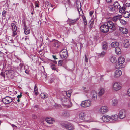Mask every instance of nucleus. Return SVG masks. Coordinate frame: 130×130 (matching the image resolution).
Wrapping results in <instances>:
<instances>
[{"label":"nucleus","mask_w":130,"mask_h":130,"mask_svg":"<svg viewBox=\"0 0 130 130\" xmlns=\"http://www.w3.org/2000/svg\"><path fill=\"white\" fill-rule=\"evenodd\" d=\"M79 119L87 122H90L92 120L90 114L87 112L82 111L79 114Z\"/></svg>","instance_id":"f257e3e1"},{"label":"nucleus","mask_w":130,"mask_h":130,"mask_svg":"<svg viewBox=\"0 0 130 130\" xmlns=\"http://www.w3.org/2000/svg\"><path fill=\"white\" fill-rule=\"evenodd\" d=\"M122 87V84L121 83L119 82H116L113 84L112 89L114 91H117L121 90Z\"/></svg>","instance_id":"f03ea898"},{"label":"nucleus","mask_w":130,"mask_h":130,"mask_svg":"<svg viewBox=\"0 0 130 130\" xmlns=\"http://www.w3.org/2000/svg\"><path fill=\"white\" fill-rule=\"evenodd\" d=\"M62 105L64 106L70 107L72 106V103L69 99L65 97L62 98L61 99Z\"/></svg>","instance_id":"7ed1b4c3"},{"label":"nucleus","mask_w":130,"mask_h":130,"mask_svg":"<svg viewBox=\"0 0 130 130\" xmlns=\"http://www.w3.org/2000/svg\"><path fill=\"white\" fill-rule=\"evenodd\" d=\"M92 102L90 100H87L82 102L80 104L82 107L87 108L90 107L92 104Z\"/></svg>","instance_id":"20e7f679"},{"label":"nucleus","mask_w":130,"mask_h":130,"mask_svg":"<svg viewBox=\"0 0 130 130\" xmlns=\"http://www.w3.org/2000/svg\"><path fill=\"white\" fill-rule=\"evenodd\" d=\"M109 111V108L108 107L105 106H101L99 110V113L101 114H104L107 113Z\"/></svg>","instance_id":"39448f33"},{"label":"nucleus","mask_w":130,"mask_h":130,"mask_svg":"<svg viewBox=\"0 0 130 130\" xmlns=\"http://www.w3.org/2000/svg\"><path fill=\"white\" fill-rule=\"evenodd\" d=\"M107 25L109 29H110L112 31L114 30L116 28L115 24L111 21H108L107 23Z\"/></svg>","instance_id":"423d86ee"},{"label":"nucleus","mask_w":130,"mask_h":130,"mask_svg":"<svg viewBox=\"0 0 130 130\" xmlns=\"http://www.w3.org/2000/svg\"><path fill=\"white\" fill-rule=\"evenodd\" d=\"M60 54L61 58L63 59L66 58L68 56V53L67 50L63 49L60 52Z\"/></svg>","instance_id":"0eeeda50"},{"label":"nucleus","mask_w":130,"mask_h":130,"mask_svg":"<svg viewBox=\"0 0 130 130\" xmlns=\"http://www.w3.org/2000/svg\"><path fill=\"white\" fill-rule=\"evenodd\" d=\"M108 28L106 25L103 24L100 26V29L101 32L106 33L109 31V29Z\"/></svg>","instance_id":"6e6552de"},{"label":"nucleus","mask_w":130,"mask_h":130,"mask_svg":"<svg viewBox=\"0 0 130 130\" xmlns=\"http://www.w3.org/2000/svg\"><path fill=\"white\" fill-rule=\"evenodd\" d=\"M90 95L93 100H96L97 99L98 93L96 90H92L91 92Z\"/></svg>","instance_id":"1a4fd4ad"},{"label":"nucleus","mask_w":130,"mask_h":130,"mask_svg":"<svg viewBox=\"0 0 130 130\" xmlns=\"http://www.w3.org/2000/svg\"><path fill=\"white\" fill-rule=\"evenodd\" d=\"M13 99L12 98L7 96L3 99V102L5 104H8L12 102Z\"/></svg>","instance_id":"9d476101"},{"label":"nucleus","mask_w":130,"mask_h":130,"mask_svg":"<svg viewBox=\"0 0 130 130\" xmlns=\"http://www.w3.org/2000/svg\"><path fill=\"white\" fill-rule=\"evenodd\" d=\"M101 119H102L103 122H107L111 120V117L108 115L105 114L103 115Z\"/></svg>","instance_id":"9b49d317"},{"label":"nucleus","mask_w":130,"mask_h":130,"mask_svg":"<svg viewBox=\"0 0 130 130\" xmlns=\"http://www.w3.org/2000/svg\"><path fill=\"white\" fill-rule=\"evenodd\" d=\"M119 115L120 119H123L126 116V112L124 110H122L119 111Z\"/></svg>","instance_id":"f8f14e48"},{"label":"nucleus","mask_w":130,"mask_h":130,"mask_svg":"<svg viewBox=\"0 0 130 130\" xmlns=\"http://www.w3.org/2000/svg\"><path fill=\"white\" fill-rule=\"evenodd\" d=\"M122 74V72L121 70H117L114 72V76L115 78L121 76Z\"/></svg>","instance_id":"ddd939ff"},{"label":"nucleus","mask_w":130,"mask_h":130,"mask_svg":"<svg viewBox=\"0 0 130 130\" xmlns=\"http://www.w3.org/2000/svg\"><path fill=\"white\" fill-rule=\"evenodd\" d=\"M11 27L12 28L13 33L12 36H14L17 35V32L16 31L17 30V27L15 24L14 23H12L11 24Z\"/></svg>","instance_id":"4468645a"},{"label":"nucleus","mask_w":130,"mask_h":130,"mask_svg":"<svg viewBox=\"0 0 130 130\" xmlns=\"http://www.w3.org/2000/svg\"><path fill=\"white\" fill-rule=\"evenodd\" d=\"M64 126L65 127L69 130H73L74 129V126L71 124L68 123L66 124Z\"/></svg>","instance_id":"2eb2a0df"},{"label":"nucleus","mask_w":130,"mask_h":130,"mask_svg":"<svg viewBox=\"0 0 130 130\" xmlns=\"http://www.w3.org/2000/svg\"><path fill=\"white\" fill-rule=\"evenodd\" d=\"M105 93V90L104 88H100L98 93V96L99 97H101L103 96Z\"/></svg>","instance_id":"dca6fc26"},{"label":"nucleus","mask_w":130,"mask_h":130,"mask_svg":"<svg viewBox=\"0 0 130 130\" xmlns=\"http://www.w3.org/2000/svg\"><path fill=\"white\" fill-rule=\"evenodd\" d=\"M45 120L47 123L51 124L53 123L54 122V119L51 118H46L45 119Z\"/></svg>","instance_id":"f3484780"},{"label":"nucleus","mask_w":130,"mask_h":130,"mask_svg":"<svg viewBox=\"0 0 130 130\" xmlns=\"http://www.w3.org/2000/svg\"><path fill=\"white\" fill-rule=\"evenodd\" d=\"M79 19L78 18H77L75 19L72 20L71 19H69L68 20V22L70 25H72L74 24Z\"/></svg>","instance_id":"a211bd4d"},{"label":"nucleus","mask_w":130,"mask_h":130,"mask_svg":"<svg viewBox=\"0 0 130 130\" xmlns=\"http://www.w3.org/2000/svg\"><path fill=\"white\" fill-rule=\"evenodd\" d=\"M72 93V91L69 90L67 91H64L63 92V94L64 96L66 95L67 97H70Z\"/></svg>","instance_id":"6ab92c4d"},{"label":"nucleus","mask_w":130,"mask_h":130,"mask_svg":"<svg viewBox=\"0 0 130 130\" xmlns=\"http://www.w3.org/2000/svg\"><path fill=\"white\" fill-rule=\"evenodd\" d=\"M60 42L57 41H55L53 43V46L56 48L59 47L60 46Z\"/></svg>","instance_id":"aec40b11"},{"label":"nucleus","mask_w":130,"mask_h":130,"mask_svg":"<svg viewBox=\"0 0 130 130\" xmlns=\"http://www.w3.org/2000/svg\"><path fill=\"white\" fill-rule=\"evenodd\" d=\"M118 103V101L117 99H113L112 100L111 102L112 105L113 106H117Z\"/></svg>","instance_id":"412c9836"},{"label":"nucleus","mask_w":130,"mask_h":130,"mask_svg":"<svg viewBox=\"0 0 130 130\" xmlns=\"http://www.w3.org/2000/svg\"><path fill=\"white\" fill-rule=\"evenodd\" d=\"M124 46L125 48H128L130 45L129 41L127 40H125L124 42Z\"/></svg>","instance_id":"4be33fe9"},{"label":"nucleus","mask_w":130,"mask_h":130,"mask_svg":"<svg viewBox=\"0 0 130 130\" xmlns=\"http://www.w3.org/2000/svg\"><path fill=\"white\" fill-rule=\"evenodd\" d=\"M8 42L10 43H17V41L16 40H13L12 39V37L11 36L9 37L8 38Z\"/></svg>","instance_id":"5701e85b"},{"label":"nucleus","mask_w":130,"mask_h":130,"mask_svg":"<svg viewBox=\"0 0 130 130\" xmlns=\"http://www.w3.org/2000/svg\"><path fill=\"white\" fill-rule=\"evenodd\" d=\"M119 29L120 31L124 34H126L128 32V30L125 28L120 27Z\"/></svg>","instance_id":"b1692460"},{"label":"nucleus","mask_w":130,"mask_h":130,"mask_svg":"<svg viewBox=\"0 0 130 130\" xmlns=\"http://www.w3.org/2000/svg\"><path fill=\"white\" fill-rule=\"evenodd\" d=\"M118 62L121 64H123L125 62V59L122 56L120 57L118 59Z\"/></svg>","instance_id":"393cba45"},{"label":"nucleus","mask_w":130,"mask_h":130,"mask_svg":"<svg viewBox=\"0 0 130 130\" xmlns=\"http://www.w3.org/2000/svg\"><path fill=\"white\" fill-rule=\"evenodd\" d=\"M110 117L111 120L114 121L117 120L118 118V115L117 114L112 115Z\"/></svg>","instance_id":"a878e982"},{"label":"nucleus","mask_w":130,"mask_h":130,"mask_svg":"<svg viewBox=\"0 0 130 130\" xmlns=\"http://www.w3.org/2000/svg\"><path fill=\"white\" fill-rule=\"evenodd\" d=\"M110 60L113 63H115L117 62V59L116 57L114 56H111L110 58Z\"/></svg>","instance_id":"bb28decb"},{"label":"nucleus","mask_w":130,"mask_h":130,"mask_svg":"<svg viewBox=\"0 0 130 130\" xmlns=\"http://www.w3.org/2000/svg\"><path fill=\"white\" fill-rule=\"evenodd\" d=\"M119 45L118 42H114L111 44V46L112 47H118Z\"/></svg>","instance_id":"cd10ccee"},{"label":"nucleus","mask_w":130,"mask_h":130,"mask_svg":"<svg viewBox=\"0 0 130 130\" xmlns=\"http://www.w3.org/2000/svg\"><path fill=\"white\" fill-rule=\"evenodd\" d=\"M115 68L116 69H120L123 68V66L122 64L119 63V62L115 65Z\"/></svg>","instance_id":"c85d7f7f"},{"label":"nucleus","mask_w":130,"mask_h":130,"mask_svg":"<svg viewBox=\"0 0 130 130\" xmlns=\"http://www.w3.org/2000/svg\"><path fill=\"white\" fill-rule=\"evenodd\" d=\"M122 17V15L116 16L113 17L112 20L114 21H116L118 20H119L120 18H121Z\"/></svg>","instance_id":"c756f323"},{"label":"nucleus","mask_w":130,"mask_h":130,"mask_svg":"<svg viewBox=\"0 0 130 130\" xmlns=\"http://www.w3.org/2000/svg\"><path fill=\"white\" fill-rule=\"evenodd\" d=\"M24 32L25 34L27 35L29 34L30 32V30L28 29V27H27L26 26H25Z\"/></svg>","instance_id":"7c9ffc66"},{"label":"nucleus","mask_w":130,"mask_h":130,"mask_svg":"<svg viewBox=\"0 0 130 130\" xmlns=\"http://www.w3.org/2000/svg\"><path fill=\"white\" fill-rule=\"evenodd\" d=\"M113 5L115 8H116L119 9L121 7V6L118 2H115Z\"/></svg>","instance_id":"2f4dec72"},{"label":"nucleus","mask_w":130,"mask_h":130,"mask_svg":"<svg viewBox=\"0 0 130 130\" xmlns=\"http://www.w3.org/2000/svg\"><path fill=\"white\" fill-rule=\"evenodd\" d=\"M115 51L117 54H120L121 53L120 49L118 47L115 48Z\"/></svg>","instance_id":"473e14b6"},{"label":"nucleus","mask_w":130,"mask_h":130,"mask_svg":"<svg viewBox=\"0 0 130 130\" xmlns=\"http://www.w3.org/2000/svg\"><path fill=\"white\" fill-rule=\"evenodd\" d=\"M103 48L104 50H106L107 47V45L106 42H103L102 44Z\"/></svg>","instance_id":"72a5a7b5"},{"label":"nucleus","mask_w":130,"mask_h":130,"mask_svg":"<svg viewBox=\"0 0 130 130\" xmlns=\"http://www.w3.org/2000/svg\"><path fill=\"white\" fill-rule=\"evenodd\" d=\"M34 92L36 95H38V91L37 88V86L36 84L34 87Z\"/></svg>","instance_id":"f704fd0d"},{"label":"nucleus","mask_w":130,"mask_h":130,"mask_svg":"<svg viewBox=\"0 0 130 130\" xmlns=\"http://www.w3.org/2000/svg\"><path fill=\"white\" fill-rule=\"evenodd\" d=\"M125 7H123L120 8L119 12L121 13H123L125 10Z\"/></svg>","instance_id":"c9c22d12"},{"label":"nucleus","mask_w":130,"mask_h":130,"mask_svg":"<svg viewBox=\"0 0 130 130\" xmlns=\"http://www.w3.org/2000/svg\"><path fill=\"white\" fill-rule=\"evenodd\" d=\"M51 67L53 70H56V67L55 64L54 63L51 64Z\"/></svg>","instance_id":"e433bc0d"},{"label":"nucleus","mask_w":130,"mask_h":130,"mask_svg":"<svg viewBox=\"0 0 130 130\" xmlns=\"http://www.w3.org/2000/svg\"><path fill=\"white\" fill-rule=\"evenodd\" d=\"M94 23V20L92 19L89 22L90 25H89V27L90 28H91L92 25Z\"/></svg>","instance_id":"4c0bfd02"},{"label":"nucleus","mask_w":130,"mask_h":130,"mask_svg":"<svg viewBox=\"0 0 130 130\" xmlns=\"http://www.w3.org/2000/svg\"><path fill=\"white\" fill-rule=\"evenodd\" d=\"M83 20L84 22V24L85 26H86L87 25V20L85 17L84 16H82Z\"/></svg>","instance_id":"58836bf2"},{"label":"nucleus","mask_w":130,"mask_h":130,"mask_svg":"<svg viewBox=\"0 0 130 130\" xmlns=\"http://www.w3.org/2000/svg\"><path fill=\"white\" fill-rule=\"evenodd\" d=\"M83 88L84 89V91L86 93H89V91L88 89H86V88L84 87H83Z\"/></svg>","instance_id":"ea45409f"},{"label":"nucleus","mask_w":130,"mask_h":130,"mask_svg":"<svg viewBox=\"0 0 130 130\" xmlns=\"http://www.w3.org/2000/svg\"><path fill=\"white\" fill-rule=\"evenodd\" d=\"M105 54V53L104 52H102L101 53L99 54V55L101 57H102Z\"/></svg>","instance_id":"a19ab883"},{"label":"nucleus","mask_w":130,"mask_h":130,"mask_svg":"<svg viewBox=\"0 0 130 130\" xmlns=\"http://www.w3.org/2000/svg\"><path fill=\"white\" fill-rule=\"evenodd\" d=\"M41 97L42 98H46L47 97V95H45L44 93H42L41 94Z\"/></svg>","instance_id":"79ce46f5"},{"label":"nucleus","mask_w":130,"mask_h":130,"mask_svg":"<svg viewBox=\"0 0 130 130\" xmlns=\"http://www.w3.org/2000/svg\"><path fill=\"white\" fill-rule=\"evenodd\" d=\"M124 17L126 18H128L129 17V14L128 12H127L125 13L124 14Z\"/></svg>","instance_id":"37998d69"},{"label":"nucleus","mask_w":130,"mask_h":130,"mask_svg":"<svg viewBox=\"0 0 130 130\" xmlns=\"http://www.w3.org/2000/svg\"><path fill=\"white\" fill-rule=\"evenodd\" d=\"M109 9L110 10V11H114L115 10V9L114 8H113L112 6H110L109 7Z\"/></svg>","instance_id":"c03bdc74"},{"label":"nucleus","mask_w":130,"mask_h":130,"mask_svg":"<svg viewBox=\"0 0 130 130\" xmlns=\"http://www.w3.org/2000/svg\"><path fill=\"white\" fill-rule=\"evenodd\" d=\"M62 61L60 60L58 62V65L59 66H61L62 65Z\"/></svg>","instance_id":"a18cd8bd"},{"label":"nucleus","mask_w":130,"mask_h":130,"mask_svg":"<svg viewBox=\"0 0 130 130\" xmlns=\"http://www.w3.org/2000/svg\"><path fill=\"white\" fill-rule=\"evenodd\" d=\"M6 11L5 10H4L2 12V15L3 17H5L6 16Z\"/></svg>","instance_id":"49530a36"},{"label":"nucleus","mask_w":130,"mask_h":130,"mask_svg":"<svg viewBox=\"0 0 130 130\" xmlns=\"http://www.w3.org/2000/svg\"><path fill=\"white\" fill-rule=\"evenodd\" d=\"M46 6H52L51 4L48 2H47L46 3Z\"/></svg>","instance_id":"de8ad7c7"},{"label":"nucleus","mask_w":130,"mask_h":130,"mask_svg":"<svg viewBox=\"0 0 130 130\" xmlns=\"http://www.w3.org/2000/svg\"><path fill=\"white\" fill-rule=\"evenodd\" d=\"M32 117L34 119H36L37 118V116L36 115L33 114L32 115Z\"/></svg>","instance_id":"09e8293b"},{"label":"nucleus","mask_w":130,"mask_h":130,"mask_svg":"<svg viewBox=\"0 0 130 130\" xmlns=\"http://www.w3.org/2000/svg\"><path fill=\"white\" fill-rule=\"evenodd\" d=\"M119 20L121 23H123L124 22H125V20L122 19H121V18H120Z\"/></svg>","instance_id":"8fccbe9b"},{"label":"nucleus","mask_w":130,"mask_h":130,"mask_svg":"<svg viewBox=\"0 0 130 130\" xmlns=\"http://www.w3.org/2000/svg\"><path fill=\"white\" fill-rule=\"evenodd\" d=\"M127 94L128 95L129 97H130V88L129 89L127 92Z\"/></svg>","instance_id":"3c124183"},{"label":"nucleus","mask_w":130,"mask_h":130,"mask_svg":"<svg viewBox=\"0 0 130 130\" xmlns=\"http://www.w3.org/2000/svg\"><path fill=\"white\" fill-rule=\"evenodd\" d=\"M85 60L86 62H88V59L86 55H85Z\"/></svg>","instance_id":"603ef678"},{"label":"nucleus","mask_w":130,"mask_h":130,"mask_svg":"<svg viewBox=\"0 0 130 130\" xmlns=\"http://www.w3.org/2000/svg\"><path fill=\"white\" fill-rule=\"evenodd\" d=\"M107 2L108 3H110L112 2V0H106Z\"/></svg>","instance_id":"864d4df0"},{"label":"nucleus","mask_w":130,"mask_h":130,"mask_svg":"<svg viewBox=\"0 0 130 130\" xmlns=\"http://www.w3.org/2000/svg\"><path fill=\"white\" fill-rule=\"evenodd\" d=\"M94 12L92 11H91L89 12L90 15V16H91L93 14Z\"/></svg>","instance_id":"5fc2aeb1"},{"label":"nucleus","mask_w":130,"mask_h":130,"mask_svg":"<svg viewBox=\"0 0 130 130\" xmlns=\"http://www.w3.org/2000/svg\"><path fill=\"white\" fill-rule=\"evenodd\" d=\"M125 6L126 7H130V3H127L125 4Z\"/></svg>","instance_id":"6e6d98bb"},{"label":"nucleus","mask_w":130,"mask_h":130,"mask_svg":"<svg viewBox=\"0 0 130 130\" xmlns=\"http://www.w3.org/2000/svg\"><path fill=\"white\" fill-rule=\"evenodd\" d=\"M25 72L27 74H28L29 73V71L27 69L25 70Z\"/></svg>","instance_id":"4d7b16f0"},{"label":"nucleus","mask_w":130,"mask_h":130,"mask_svg":"<svg viewBox=\"0 0 130 130\" xmlns=\"http://www.w3.org/2000/svg\"><path fill=\"white\" fill-rule=\"evenodd\" d=\"M35 6L36 7H39L38 4L37 2H36L35 3Z\"/></svg>","instance_id":"13d9d810"},{"label":"nucleus","mask_w":130,"mask_h":130,"mask_svg":"<svg viewBox=\"0 0 130 130\" xmlns=\"http://www.w3.org/2000/svg\"><path fill=\"white\" fill-rule=\"evenodd\" d=\"M21 96H22V95H21V93L20 95H18L17 96V97L16 98L19 99V98L21 97Z\"/></svg>","instance_id":"bf43d9fd"},{"label":"nucleus","mask_w":130,"mask_h":130,"mask_svg":"<svg viewBox=\"0 0 130 130\" xmlns=\"http://www.w3.org/2000/svg\"><path fill=\"white\" fill-rule=\"evenodd\" d=\"M52 57L55 60L57 59V58L56 57V56L55 55H52Z\"/></svg>","instance_id":"052dcab7"},{"label":"nucleus","mask_w":130,"mask_h":130,"mask_svg":"<svg viewBox=\"0 0 130 130\" xmlns=\"http://www.w3.org/2000/svg\"><path fill=\"white\" fill-rule=\"evenodd\" d=\"M12 99H13L12 100V101H13V102H14L13 101L14 100V101H15L17 100L16 99V98H12Z\"/></svg>","instance_id":"680f3d73"},{"label":"nucleus","mask_w":130,"mask_h":130,"mask_svg":"<svg viewBox=\"0 0 130 130\" xmlns=\"http://www.w3.org/2000/svg\"><path fill=\"white\" fill-rule=\"evenodd\" d=\"M12 126L13 127V128H15L16 127V126L14 125V124H11Z\"/></svg>","instance_id":"e2e57ef3"},{"label":"nucleus","mask_w":130,"mask_h":130,"mask_svg":"<svg viewBox=\"0 0 130 130\" xmlns=\"http://www.w3.org/2000/svg\"><path fill=\"white\" fill-rule=\"evenodd\" d=\"M16 99L17 100V101H18V102H20V100H19V98H16Z\"/></svg>","instance_id":"0e129e2a"},{"label":"nucleus","mask_w":130,"mask_h":130,"mask_svg":"<svg viewBox=\"0 0 130 130\" xmlns=\"http://www.w3.org/2000/svg\"><path fill=\"white\" fill-rule=\"evenodd\" d=\"M91 130H100V129H97V128H94L92 129Z\"/></svg>","instance_id":"69168bd1"},{"label":"nucleus","mask_w":130,"mask_h":130,"mask_svg":"<svg viewBox=\"0 0 130 130\" xmlns=\"http://www.w3.org/2000/svg\"><path fill=\"white\" fill-rule=\"evenodd\" d=\"M35 108H37L38 107V106L37 105H36L34 107Z\"/></svg>","instance_id":"338daca9"},{"label":"nucleus","mask_w":130,"mask_h":130,"mask_svg":"<svg viewBox=\"0 0 130 130\" xmlns=\"http://www.w3.org/2000/svg\"><path fill=\"white\" fill-rule=\"evenodd\" d=\"M128 107H130V102H129L128 104Z\"/></svg>","instance_id":"774afa93"}]
</instances>
